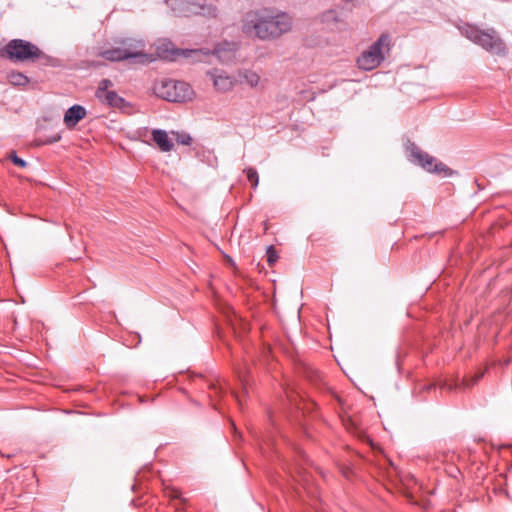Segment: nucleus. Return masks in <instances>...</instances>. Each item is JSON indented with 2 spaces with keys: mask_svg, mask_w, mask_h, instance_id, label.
Masks as SVG:
<instances>
[{
  "mask_svg": "<svg viewBox=\"0 0 512 512\" xmlns=\"http://www.w3.org/2000/svg\"><path fill=\"white\" fill-rule=\"evenodd\" d=\"M291 17L284 12L269 8L250 11L246 14L242 30L247 35H255L261 40H272L291 30Z\"/></svg>",
  "mask_w": 512,
  "mask_h": 512,
  "instance_id": "1",
  "label": "nucleus"
},
{
  "mask_svg": "<svg viewBox=\"0 0 512 512\" xmlns=\"http://www.w3.org/2000/svg\"><path fill=\"white\" fill-rule=\"evenodd\" d=\"M144 40L134 37L118 39L114 45L102 49L99 56L110 62L133 61L138 64L153 62L152 54L146 53Z\"/></svg>",
  "mask_w": 512,
  "mask_h": 512,
  "instance_id": "2",
  "label": "nucleus"
},
{
  "mask_svg": "<svg viewBox=\"0 0 512 512\" xmlns=\"http://www.w3.org/2000/svg\"><path fill=\"white\" fill-rule=\"evenodd\" d=\"M459 29L463 36L487 52L501 56L507 53L506 45L495 29L483 30L472 24H464Z\"/></svg>",
  "mask_w": 512,
  "mask_h": 512,
  "instance_id": "3",
  "label": "nucleus"
},
{
  "mask_svg": "<svg viewBox=\"0 0 512 512\" xmlns=\"http://www.w3.org/2000/svg\"><path fill=\"white\" fill-rule=\"evenodd\" d=\"M391 37L383 33L366 50L362 51L356 60L357 67L363 71H372L379 67L389 54Z\"/></svg>",
  "mask_w": 512,
  "mask_h": 512,
  "instance_id": "4",
  "label": "nucleus"
},
{
  "mask_svg": "<svg viewBox=\"0 0 512 512\" xmlns=\"http://www.w3.org/2000/svg\"><path fill=\"white\" fill-rule=\"evenodd\" d=\"M225 46L218 44L214 47L211 52L209 49H172L171 51L159 52V56L171 61L176 60L179 57L193 58L195 61H204L211 54L215 55L220 61H228L234 58L235 52L231 44L225 43Z\"/></svg>",
  "mask_w": 512,
  "mask_h": 512,
  "instance_id": "5",
  "label": "nucleus"
},
{
  "mask_svg": "<svg viewBox=\"0 0 512 512\" xmlns=\"http://www.w3.org/2000/svg\"><path fill=\"white\" fill-rule=\"evenodd\" d=\"M154 92L169 102H185L193 96V90L188 83L166 78L155 83Z\"/></svg>",
  "mask_w": 512,
  "mask_h": 512,
  "instance_id": "6",
  "label": "nucleus"
},
{
  "mask_svg": "<svg viewBox=\"0 0 512 512\" xmlns=\"http://www.w3.org/2000/svg\"><path fill=\"white\" fill-rule=\"evenodd\" d=\"M4 53L15 62H34L44 56L38 46L23 39L10 40L4 47Z\"/></svg>",
  "mask_w": 512,
  "mask_h": 512,
  "instance_id": "7",
  "label": "nucleus"
},
{
  "mask_svg": "<svg viewBox=\"0 0 512 512\" xmlns=\"http://www.w3.org/2000/svg\"><path fill=\"white\" fill-rule=\"evenodd\" d=\"M166 3L174 14L180 17L202 15L207 18H216L218 15L217 7L211 4L191 0H166Z\"/></svg>",
  "mask_w": 512,
  "mask_h": 512,
  "instance_id": "8",
  "label": "nucleus"
},
{
  "mask_svg": "<svg viewBox=\"0 0 512 512\" xmlns=\"http://www.w3.org/2000/svg\"><path fill=\"white\" fill-rule=\"evenodd\" d=\"M411 160L415 162L416 164L420 165L422 168L427 170L428 172H433L437 174L444 173L445 175L448 174L449 168L439 162L436 163V160L434 157L429 155L428 153L422 151L418 146H416L414 143H411L407 147Z\"/></svg>",
  "mask_w": 512,
  "mask_h": 512,
  "instance_id": "9",
  "label": "nucleus"
},
{
  "mask_svg": "<svg viewBox=\"0 0 512 512\" xmlns=\"http://www.w3.org/2000/svg\"><path fill=\"white\" fill-rule=\"evenodd\" d=\"M113 83L109 79H102L95 91V97L103 104L110 107L121 108L125 100L117 94L116 91L110 90Z\"/></svg>",
  "mask_w": 512,
  "mask_h": 512,
  "instance_id": "10",
  "label": "nucleus"
},
{
  "mask_svg": "<svg viewBox=\"0 0 512 512\" xmlns=\"http://www.w3.org/2000/svg\"><path fill=\"white\" fill-rule=\"evenodd\" d=\"M208 75L213 81L214 87L221 92H227L231 90L234 86V82L232 78L227 75L224 71L214 69L213 71H209Z\"/></svg>",
  "mask_w": 512,
  "mask_h": 512,
  "instance_id": "11",
  "label": "nucleus"
},
{
  "mask_svg": "<svg viewBox=\"0 0 512 512\" xmlns=\"http://www.w3.org/2000/svg\"><path fill=\"white\" fill-rule=\"evenodd\" d=\"M87 115L86 109L81 105H73L64 114V124L67 128H74Z\"/></svg>",
  "mask_w": 512,
  "mask_h": 512,
  "instance_id": "12",
  "label": "nucleus"
},
{
  "mask_svg": "<svg viewBox=\"0 0 512 512\" xmlns=\"http://www.w3.org/2000/svg\"><path fill=\"white\" fill-rule=\"evenodd\" d=\"M152 140L162 152H170L174 148L173 140L169 137L168 132L165 130L153 129Z\"/></svg>",
  "mask_w": 512,
  "mask_h": 512,
  "instance_id": "13",
  "label": "nucleus"
},
{
  "mask_svg": "<svg viewBox=\"0 0 512 512\" xmlns=\"http://www.w3.org/2000/svg\"><path fill=\"white\" fill-rule=\"evenodd\" d=\"M238 78L241 84H246L251 88L257 87L261 80L258 73L249 69L240 70L238 72Z\"/></svg>",
  "mask_w": 512,
  "mask_h": 512,
  "instance_id": "14",
  "label": "nucleus"
},
{
  "mask_svg": "<svg viewBox=\"0 0 512 512\" xmlns=\"http://www.w3.org/2000/svg\"><path fill=\"white\" fill-rule=\"evenodd\" d=\"M7 79L9 83L14 86H26L29 83V78L18 71H12L8 73Z\"/></svg>",
  "mask_w": 512,
  "mask_h": 512,
  "instance_id": "15",
  "label": "nucleus"
},
{
  "mask_svg": "<svg viewBox=\"0 0 512 512\" xmlns=\"http://www.w3.org/2000/svg\"><path fill=\"white\" fill-rule=\"evenodd\" d=\"M171 134L175 137L178 144L189 146L192 143V137L188 133L172 131Z\"/></svg>",
  "mask_w": 512,
  "mask_h": 512,
  "instance_id": "16",
  "label": "nucleus"
},
{
  "mask_svg": "<svg viewBox=\"0 0 512 512\" xmlns=\"http://www.w3.org/2000/svg\"><path fill=\"white\" fill-rule=\"evenodd\" d=\"M244 172L247 176L248 181L251 183L252 188L255 189L259 183V176L257 170L255 168L249 167L245 169Z\"/></svg>",
  "mask_w": 512,
  "mask_h": 512,
  "instance_id": "17",
  "label": "nucleus"
},
{
  "mask_svg": "<svg viewBox=\"0 0 512 512\" xmlns=\"http://www.w3.org/2000/svg\"><path fill=\"white\" fill-rule=\"evenodd\" d=\"M166 495L170 499H179L183 504L187 503L188 499L182 496V493L179 489L174 487H168L165 490Z\"/></svg>",
  "mask_w": 512,
  "mask_h": 512,
  "instance_id": "18",
  "label": "nucleus"
},
{
  "mask_svg": "<svg viewBox=\"0 0 512 512\" xmlns=\"http://www.w3.org/2000/svg\"><path fill=\"white\" fill-rule=\"evenodd\" d=\"M266 254H267V262L269 265H273L277 259H278V254L276 252V250L274 249L273 246H269L267 248V251H266Z\"/></svg>",
  "mask_w": 512,
  "mask_h": 512,
  "instance_id": "19",
  "label": "nucleus"
},
{
  "mask_svg": "<svg viewBox=\"0 0 512 512\" xmlns=\"http://www.w3.org/2000/svg\"><path fill=\"white\" fill-rule=\"evenodd\" d=\"M338 15L335 10H329L322 15V22L328 23L330 21H337Z\"/></svg>",
  "mask_w": 512,
  "mask_h": 512,
  "instance_id": "20",
  "label": "nucleus"
},
{
  "mask_svg": "<svg viewBox=\"0 0 512 512\" xmlns=\"http://www.w3.org/2000/svg\"><path fill=\"white\" fill-rule=\"evenodd\" d=\"M9 159L20 168H25L27 166V162L24 159L18 157L14 151L11 152Z\"/></svg>",
  "mask_w": 512,
  "mask_h": 512,
  "instance_id": "21",
  "label": "nucleus"
},
{
  "mask_svg": "<svg viewBox=\"0 0 512 512\" xmlns=\"http://www.w3.org/2000/svg\"><path fill=\"white\" fill-rule=\"evenodd\" d=\"M483 377V373L475 374V376L471 379V381H465L464 384L467 387L473 386Z\"/></svg>",
  "mask_w": 512,
  "mask_h": 512,
  "instance_id": "22",
  "label": "nucleus"
},
{
  "mask_svg": "<svg viewBox=\"0 0 512 512\" xmlns=\"http://www.w3.org/2000/svg\"><path fill=\"white\" fill-rule=\"evenodd\" d=\"M58 140H60V136H56V137H54L50 142H56V141H58Z\"/></svg>",
  "mask_w": 512,
  "mask_h": 512,
  "instance_id": "23",
  "label": "nucleus"
},
{
  "mask_svg": "<svg viewBox=\"0 0 512 512\" xmlns=\"http://www.w3.org/2000/svg\"><path fill=\"white\" fill-rule=\"evenodd\" d=\"M175 512H185V509L184 508H176V511Z\"/></svg>",
  "mask_w": 512,
  "mask_h": 512,
  "instance_id": "24",
  "label": "nucleus"
},
{
  "mask_svg": "<svg viewBox=\"0 0 512 512\" xmlns=\"http://www.w3.org/2000/svg\"><path fill=\"white\" fill-rule=\"evenodd\" d=\"M233 397H235V398H236V400H237V402H239V405H241V401H240V399H238V396L233 395Z\"/></svg>",
  "mask_w": 512,
  "mask_h": 512,
  "instance_id": "25",
  "label": "nucleus"
},
{
  "mask_svg": "<svg viewBox=\"0 0 512 512\" xmlns=\"http://www.w3.org/2000/svg\"><path fill=\"white\" fill-rule=\"evenodd\" d=\"M196 2H201L206 4V0H197Z\"/></svg>",
  "mask_w": 512,
  "mask_h": 512,
  "instance_id": "26",
  "label": "nucleus"
}]
</instances>
